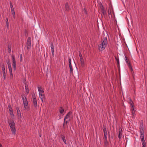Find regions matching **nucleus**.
Listing matches in <instances>:
<instances>
[{
	"instance_id": "1",
	"label": "nucleus",
	"mask_w": 147,
	"mask_h": 147,
	"mask_svg": "<svg viewBox=\"0 0 147 147\" xmlns=\"http://www.w3.org/2000/svg\"><path fill=\"white\" fill-rule=\"evenodd\" d=\"M101 42L98 45V49L101 51L105 48L107 44V38L104 37L102 39Z\"/></svg>"
},
{
	"instance_id": "2",
	"label": "nucleus",
	"mask_w": 147,
	"mask_h": 147,
	"mask_svg": "<svg viewBox=\"0 0 147 147\" xmlns=\"http://www.w3.org/2000/svg\"><path fill=\"white\" fill-rule=\"evenodd\" d=\"M8 123L9 125L12 134L15 135L16 134V129L14 120H9Z\"/></svg>"
},
{
	"instance_id": "3",
	"label": "nucleus",
	"mask_w": 147,
	"mask_h": 147,
	"mask_svg": "<svg viewBox=\"0 0 147 147\" xmlns=\"http://www.w3.org/2000/svg\"><path fill=\"white\" fill-rule=\"evenodd\" d=\"M38 90L39 92L40 98L42 101V102L43 98L45 97L44 91L42 90V88L41 87H38Z\"/></svg>"
},
{
	"instance_id": "4",
	"label": "nucleus",
	"mask_w": 147,
	"mask_h": 147,
	"mask_svg": "<svg viewBox=\"0 0 147 147\" xmlns=\"http://www.w3.org/2000/svg\"><path fill=\"white\" fill-rule=\"evenodd\" d=\"M23 100V103L24 105V107L25 109H27L28 108V102L26 97L25 96H22Z\"/></svg>"
},
{
	"instance_id": "5",
	"label": "nucleus",
	"mask_w": 147,
	"mask_h": 147,
	"mask_svg": "<svg viewBox=\"0 0 147 147\" xmlns=\"http://www.w3.org/2000/svg\"><path fill=\"white\" fill-rule=\"evenodd\" d=\"M27 49L28 50H29L31 49V38L30 37H29L27 40V41L26 43Z\"/></svg>"
},
{
	"instance_id": "6",
	"label": "nucleus",
	"mask_w": 147,
	"mask_h": 147,
	"mask_svg": "<svg viewBox=\"0 0 147 147\" xmlns=\"http://www.w3.org/2000/svg\"><path fill=\"white\" fill-rule=\"evenodd\" d=\"M32 102L34 105L35 108L37 106V102L36 99V98L35 94L32 95Z\"/></svg>"
},
{
	"instance_id": "7",
	"label": "nucleus",
	"mask_w": 147,
	"mask_h": 147,
	"mask_svg": "<svg viewBox=\"0 0 147 147\" xmlns=\"http://www.w3.org/2000/svg\"><path fill=\"white\" fill-rule=\"evenodd\" d=\"M103 131L104 132V139L107 138V130L106 127L104 125H103Z\"/></svg>"
},
{
	"instance_id": "8",
	"label": "nucleus",
	"mask_w": 147,
	"mask_h": 147,
	"mask_svg": "<svg viewBox=\"0 0 147 147\" xmlns=\"http://www.w3.org/2000/svg\"><path fill=\"white\" fill-rule=\"evenodd\" d=\"M69 64L70 68V72L71 73H73V69L71 64V60L70 58L69 57L68 58Z\"/></svg>"
},
{
	"instance_id": "9",
	"label": "nucleus",
	"mask_w": 147,
	"mask_h": 147,
	"mask_svg": "<svg viewBox=\"0 0 147 147\" xmlns=\"http://www.w3.org/2000/svg\"><path fill=\"white\" fill-rule=\"evenodd\" d=\"M10 8L11 9V12H12V14L13 16L14 17L15 16V12L14 11V8L13 7V5L11 3V2H10Z\"/></svg>"
},
{
	"instance_id": "10",
	"label": "nucleus",
	"mask_w": 147,
	"mask_h": 147,
	"mask_svg": "<svg viewBox=\"0 0 147 147\" xmlns=\"http://www.w3.org/2000/svg\"><path fill=\"white\" fill-rule=\"evenodd\" d=\"M125 57L126 58L125 61H126V62L127 63L128 66L129 67L130 70L131 71H132L133 69H132V67L131 66V64L129 62V61H128L127 57L125 56Z\"/></svg>"
},
{
	"instance_id": "11",
	"label": "nucleus",
	"mask_w": 147,
	"mask_h": 147,
	"mask_svg": "<svg viewBox=\"0 0 147 147\" xmlns=\"http://www.w3.org/2000/svg\"><path fill=\"white\" fill-rule=\"evenodd\" d=\"M102 8H101V12L105 17V16H107V13L106 10L104 8L103 5L101 4Z\"/></svg>"
},
{
	"instance_id": "12",
	"label": "nucleus",
	"mask_w": 147,
	"mask_h": 147,
	"mask_svg": "<svg viewBox=\"0 0 147 147\" xmlns=\"http://www.w3.org/2000/svg\"><path fill=\"white\" fill-rule=\"evenodd\" d=\"M69 7L67 3H66L65 4V10L67 11H69Z\"/></svg>"
},
{
	"instance_id": "13",
	"label": "nucleus",
	"mask_w": 147,
	"mask_h": 147,
	"mask_svg": "<svg viewBox=\"0 0 147 147\" xmlns=\"http://www.w3.org/2000/svg\"><path fill=\"white\" fill-rule=\"evenodd\" d=\"M71 111H69V112L65 116V118H64V119H68V118L69 117H70V115H71Z\"/></svg>"
},
{
	"instance_id": "14",
	"label": "nucleus",
	"mask_w": 147,
	"mask_h": 147,
	"mask_svg": "<svg viewBox=\"0 0 147 147\" xmlns=\"http://www.w3.org/2000/svg\"><path fill=\"white\" fill-rule=\"evenodd\" d=\"M61 138L63 141L64 142V143L65 144H67V143L66 142V140L65 138V137L64 136V135H61Z\"/></svg>"
},
{
	"instance_id": "15",
	"label": "nucleus",
	"mask_w": 147,
	"mask_h": 147,
	"mask_svg": "<svg viewBox=\"0 0 147 147\" xmlns=\"http://www.w3.org/2000/svg\"><path fill=\"white\" fill-rule=\"evenodd\" d=\"M107 138L104 139V144L105 147H107L109 144V143L107 140Z\"/></svg>"
},
{
	"instance_id": "16",
	"label": "nucleus",
	"mask_w": 147,
	"mask_h": 147,
	"mask_svg": "<svg viewBox=\"0 0 147 147\" xmlns=\"http://www.w3.org/2000/svg\"><path fill=\"white\" fill-rule=\"evenodd\" d=\"M81 61V66L82 67H83L84 66V60L83 59H81L80 60Z\"/></svg>"
},
{
	"instance_id": "17",
	"label": "nucleus",
	"mask_w": 147,
	"mask_h": 147,
	"mask_svg": "<svg viewBox=\"0 0 147 147\" xmlns=\"http://www.w3.org/2000/svg\"><path fill=\"white\" fill-rule=\"evenodd\" d=\"M8 68L9 69V73L10 75H13L12 72V69L11 66L8 67Z\"/></svg>"
},
{
	"instance_id": "18",
	"label": "nucleus",
	"mask_w": 147,
	"mask_h": 147,
	"mask_svg": "<svg viewBox=\"0 0 147 147\" xmlns=\"http://www.w3.org/2000/svg\"><path fill=\"white\" fill-rule=\"evenodd\" d=\"M11 57L12 58V63H16V61L15 60V56L13 55H12Z\"/></svg>"
},
{
	"instance_id": "19",
	"label": "nucleus",
	"mask_w": 147,
	"mask_h": 147,
	"mask_svg": "<svg viewBox=\"0 0 147 147\" xmlns=\"http://www.w3.org/2000/svg\"><path fill=\"white\" fill-rule=\"evenodd\" d=\"M16 63H12V67L13 70L15 71L16 69Z\"/></svg>"
},
{
	"instance_id": "20",
	"label": "nucleus",
	"mask_w": 147,
	"mask_h": 147,
	"mask_svg": "<svg viewBox=\"0 0 147 147\" xmlns=\"http://www.w3.org/2000/svg\"><path fill=\"white\" fill-rule=\"evenodd\" d=\"M122 133H121V129L119 131V134L118 135V137L120 139L121 138Z\"/></svg>"
},
{
	"instance_id": "21",
	"label": "nucleus",
	"mask_w": 147,
	"mask_h": 147,
	"mask_svg": "<svg viewBox=\"0 0 147 147\" xmlns=\"http://www.w3.org/2000/svg\"><path fill=\"white\" fill-rule=\"evenodd\" d=\"M6 63L8 65V67L11 66L10 61L9 59H8V60L6 61Z\"/></svg>"
},
{
	"instance_id": "22",
	"label": "nucleus",
	"mask_w": 147,
	"mask_h": 147,
	"mask_svg": "<svg viewBox=\"0 0 147 147\" xmlns=\"http://www.w3.org/2000/svg\"><path fill=\"white\" fill-rule=\"evenodd\" d=\"M5 21H6V24L7 27V28H9V22L8 21V19L7 18H6L5 19Z\"/></svg>"
},
{
	"instance_id": "23",
	"label": "nucleus",
	"mask_w": 147,
	"mask_h": 147,
	"mask_svg": "<svg viewBox=\"0 0 147 147\" xmlns=\"http://www.w3.org/2000/svg\"><path fill=\"white\" fill-rule=\"evenodd\" d=\"M141 142L142 144V147H145L146 145V143L145 142L144 140H142Z\"/></svg>"
},
{
	"instance_id": "24",
	"label": "nucleus",
	"mask_w": 147,
	"mask_h": 147,
	"mask_svg": "<svg viewBox=\"0 0 147 147\" xmlns=\"http://www.w3.org/2000/svg\"><path fill=\"white\" fill-rule=\"evenodd\" d=\"M64 109L62 107H60V109H59V112L60 113L62 114L64 112Z\"/></svg>"
},
{
	"instance_id": "25",
	"label": "nucleus",
	"mask_w": 147,
	"mask_h": 147,
	"mask_svg": "<svg viewBox=\"0 0 147 147\" xmlns=\"http://www.w3.org/2000/svg\"><path fill=\"white\" fill-rule=\"evenodd\" d=\"M1 67L2 70V72L5 71V65L3 64L1 65Z\"/></svg>"
},
{
	"instance_id": "26",
	"label": "nucleus",
	"mask_w": 147,
	"mask_h": 147,
	"mask_svg": "<svg viewBox=\"0 0 147 147\" xmlns=\"http://www.w3.org/2000/svg\"><path fill=\"white\" fill-rule=\"evenodd\" d=\"M129 99L130 100L129 104L130 105H131V106H132V105H134L133 102L131 100V98H129Z\"/></svg>"
},
{
	"instance_id": "27",
	"label": "nucleus",
	"mask_w": 147,
	"mask_h": 147,
	"mask_svg": "<svg viewBox=\"0 0 147 147\" xmlns=\"http://www.w3.org/2000/svg\"><path fill=\"white\" fill-rule=\"evenodd\" d=\"M115 58L116 61H117L118 65H119V58L118 57L117 58L116 57H115Z\"/></svg>"
},
{
	"instance_id": "28",
	"label": "nucleus",
	"mask_w": 147,
	"mask_h": 147,
	"mask_svg": "<svg viewBox=\"0 0 147 147\" xmlns=\"http://www.w3.org/2000/svg\"><path fill=\"white\" fill-rule=\"evenodd\" d=\"M17 114L19 118H20L21 117V112L20 111H19L18 113H17Z\"/></svg>"
},
{
	"instance_id": "29",
	"label": "nucleus",
	"mask_w": 147,
	"mask_h": 147,
	"mask_svg": "<svg viewBox=\"0 0 147 147\" xmlns=\"http://www.w3.org/2000/svg\"><path fill=\"white\" fill-rule=\"evenodd\" d=\"M51 51H54V46L52 43L51 45Z\"/></svg>"
},
{
	"instance_id": "30",
	"label": "nucleus",
	"mask_w": 147,
	"mask_h": 147,
	"mask_svg": "<svg viewBox=\"0 0 147 147\" xmlns=\"http://www.w3.org/2000/svg\"><path fill=\"white\" fill-rule=\"evenodd\" d=\"M8 108L10 112H11V111H13L10 105V106H8Z\"/></svg>"
},
{
	"instance_id": "31",
	"label": "nucleus",
	"mask_w": 147,
	"mask_h": 147,
	"mask_svg": "<svg viewBox=\"0 0 147 147\" xmlns=\"http://www.w3.org/2000/svg\"><path fill=\"white\" fill-rule=\"evenodd\" d=\"M140 134H142L144 133V129H140Z\"/></svg>"
},
{
	"instance_id": "32",
	"label": "nucleus",
	"mask_w": 147,
	"mask_h": 147,
	"mask_svg": "<svg viewBox=\"0 0 147 147\" xmlns=\"http://www.w3.org/2000/svg\"><path fill=\"white\" fill-rule=\"evenodd\" d=\"M131 111H132V110L133 111H136L134 110V105H132V106H131Z\"/></svg>"
},
{
	"instance_id": "33",
	"label": "nucleus",
	"mask_w": 147,
	"mask_h": 147,
	"mask_svg": "<svg viewBox=\"0 0 147 147\" xmlns=\"http://www.w3.org/2000/svg\"><path fill=\"white\" fill-rule=\"evenodd\" d=\"M79 57H80V60L81 59H83L82 58V55L81 54V53L80 52H79Z\"/></svg>"
},
{
	"instance_id": "34",
	"label": "nucleus",
	"mask_w": 147,
	"mask_h": 147,
	"mask_svg": "<svg viewBox=\"0 0 147 147\" xmlns=\"http://www.w3.org/2000/svg\"><path fill=\"white\" fill-rule=\"evenodd\" d=\"M65 120L64 119V122L66 125L67 127V123L68 122L67 121H65Z\"/></svg>"
},
{
	"instance_id": "35",
	"label": "nucleus",
	"mask_w": 147,
	"mask_h": 147,
	"mask_svg": "<svg viewBox=\"0 0 147 147\" xmlns=\"http://www.w3.org/2000/svg\"><path fill=\"white\" fill-rule=\"evenodd\" d=\"M8 53H10L11 52V47L9 46H8Z\"/></svg>"
},
{
	"instance_id": "36",
	"label": "nucleus",
	"mask_w": 147,
	"mask_h": 147,
	"mask_svg": "<svg viewBox=\"0 0 147 147\" xmlns=\"http://www.w3.org/2000/svg\"><path fill=\"white\" fill-rule=\"evenodd\" d=\"M140 138H144V134H140Z\"/></svg>"
},
{
	"instance_id": "37",
	"label": "nucleus",
	"mask_w": 147,
	"mask_h": 147,
	"mask_svg": "<svg viewBox=\"0 0 147 147\" xmlns=\"http://www.w3.org/2000/svg\"><path fill=\"white\" fill-rule=\"evenodd\" d=\"M83 12L86 14H87V11L85 8H84L83 10Z\"/></svg>"
},
{
	"instance_id": "38",
	"label": "nucleus",
	"mask_w": 147,
	"mask_h": 147,
	"mask_svg": "<svg viewBox=\"0 0 147 147\" xmlns=\"http://www.w3.org/2000/svg\"><path fill=\"white\" fill-rule=\"evenodd\" d=\"M10 113L11 116L12 115L14 116V114H13V111H11V112H10Z\"/></svg>"
},
{
	"instance_id": "39",
	"label": "nucleus",
	"mask_w": 147,
	"mask_h": 147,
	"mask_svg": "<svg viewBox=\"0 0 147 147\" xmlns=\"http://www.w3.org/2000/svg\"><path fill=\"white\" fill-rule=\"evenodd\" d=\"M140 129H144V127L143 126V124H142L140 125Z\"/></svg>"
},
{
	"instance_id": "40",
	"label": "nucleus",
	"mask_w": 147,
	"mask_h": 147,
	"mask_svg": "<svg viewBox=\"0 0 147 147\" xmlns=\"http://www.w3.org/2000/svg\"><path fill=\"white\" fill-rule=\"evenodd\" d=\"M135 111H134L132 110V111H131V113H132V115L133 116H135Z\"/></svg>"
},
{
	"instance_id": "41",
	"label": "nucleus",
	"mask_w": 147,
	"mask_h": 147,
	"mask_svg": "<svg viewBox=\"0 0 147 147\" xmlns=\"http://www.w3.org/2000/svg\"><path fill=\"white\" fill-rule=\"evenodd\" d=\"M16 110H17V113H18V111H20L19 109V108L18 107H16Z\"/></svg>"
},
{
	"instance_id": "42",
	"label": "nucleus",
	"mask_w": 147,
	"mask_h": 147,
	"mask_svg": "<svg viewBox=\"0 0 147 147\" xmlns=\"http://www.w3.org/2000/svg\"><path fill=\"white\" fill-rule=\"evenodd\" d=\"M25 88L26 90H27V89H28V86L27 85H25Z\"/></svg>"
},
{
	"instance_id": "43",
	"label": "nucleus",
	"mask_w": 147,
	"mask_h": 147,
	"mask_svg": "<svg viewBox=\"0 0 147 147\" xmlns=\"http://www.w3.org/2000/svg\"><path fill=\"white\" fill-rule=\"evenodd\" d=\"M51 52H52V56H53V57H54V51H51Z\"/></svg>"
},
{
	"instance_id": "44",
	"label": "nucleus",
	"mask_w": 147,
	"mask_h": 147,
	"mask_svg": "<svg viewBox=\"0 0 147 147\" xmlns=\"http://www.w3.org/2000/svg\"><path fill=\"white\" fill-rule=\"evenodd\" d=\"M108 12L109 15L111 14V11H109V9L108 10Z\"/></svg>"
},
{
	"instance_id": "45",
	"label": "nucleus",
	"mask_w": 147,
	"mask_h": 147,
	"mask_svg": "<svg viewBox=\"0 0 147 147\" xmlns=\"http://www.w3.org/2000/svg\"><path fill=\"white\" fill-rule=\"evenodd\" d=\"M22 61V54L20 55V61L21 62Z\"/></svg>"
},
{
	"instance_id": "46",
	"label": "nucleus",
	"mask_w": 147,
	"mask_h": 147,
	"mask_svg": "<svg viewBox=\"0 0 147 147\" xmlns=\"http://www.w3.org/2000/svg\"><path fill=\"white\" fill-rule=\"evenodd\" d=\"M26 90V92H27V93H29V90H28V89Z\"/></svg>"
},
{
	"instance_id": "47",
	"label": "nucleus",
	"mask_w": 147,
	"mask_h": 147,
	"mask_svg": "<svg viewBox=\"0 0 147 147\" xmlns=\"http://www.w3.org/2000/svg\"><path fill=\"white\" fill-rule=\"evenodd\" d=\"M65 123L64 122L63 123V128L64 129H65Z\"/></svg>"
},
{
	"instance_id": "48",
	"label": "nucleus",
	"mask_w": 147,
	"mask_h": 147,
	"mask_svg": "<svg viewBox=\"0 0 147 147\" xmlns=\"http://www.w3.org/2000/svg\"><path fill=\"white\" fill-rule=\"evenodd\" d=\"M3 76L4 80H5L6 78V75H3Z\"/></svg>"
},
{
	"instance_id": "49",
	"label": "nucleus",
	"mask_w": 147,
	"mask_h": 147,
	"mask_svg": "<svg viewBox=\"0 0 147 147\" xmlns=\"http://www.w3.org/2000/svg\"><path fill=\"white\" fill-rule=\"evenodd\" d=\"M3 75H6L5 71L3 72Z\"/></svg>"
},
{
	"instance_id": "50",
	"label": "nucleus",
	"mask_w": 147,
	"mask_h": 147,
	"mask_svg": "<svg viewBox=\"0 0 147 147\" xmlns=\"http://www.w3.org/2000/svg\"><path fill=\"white\" fill-rule=\"evenodd\" d=\"M101 4H102L101 3H100L99 4V5H100V7L101 8H102V7L101 5Z\"/></svg>"
},
{
	"instance_id": "51",
	"label": "nucleus",
	"mask_w": 147,
	"mask_h": 147,
	"mask_svg": "<svg viewBox=\"0 0 147 147\" xmlns=\"http://www.w3.org/2000/svg\"><path fill=\"white\" fill-rule=\"evenodd\" d=\"M141 138V141H142V140H144V138Z\"/></svg>"
},
{
	"instance_id": "52",
	"label": "nucleus",
	"mask_w": 147,
	"mask_h": 147,
	"mask_svg": "<svg viewBox=\"0 0 147 147\" xmlns=\"http://www.w3.org/2000/svg\"><path fill=\"white\" fill-rule=\"evenodd\" d=\"M0 147H2V145L1 144H0Z\"/></svg>"
},
{
	"instance_id": "53",
	"label": "nucleus",
	"mask_w": 147,
	"mask_h": 147,
	"mask_svg": "<svg viewBox=\"0 0 147 147\" xmlns=\"http://www.w3.org/2000/svg\"><path fill=\"white\" fill-rule=\"evenodd\" d=\"M109 138L110 137V134H109Z\"/></svg>"
}]
</instances>
